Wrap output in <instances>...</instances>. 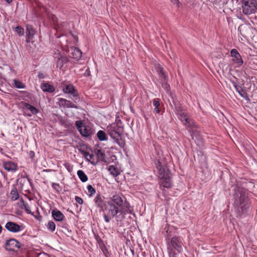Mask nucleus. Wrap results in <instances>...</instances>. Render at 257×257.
I'll return each instance as SVG.
<instances>
[{
	"mask_svg": "<svg viewBox=\"0 0 257 257\" xmlns=\"http://www.w3.org/2000/svg\"><path fill=\"white\" fill-rule=\"evenodd\" d=\"M93 201L95 206L105 212L103 217L105 222L109 223L111 218H114L116 223H120L125 218L127 214H132L133 208L125 197L120 194H114L106 201L105 197L97 193Z\"/></svg>",
	"mask_w": 257,
	"mask_h": 257,
	"instance_id": "nucleus-1",
	"label": "nucleus"
},
{
	"mask_svg": "<svg viewBox=\"0 0 257 257\" xmlns=\"http://www.w3.org/2000/svg\"><path fill=\"white\" fill-rule=\"evenodd\" d=\"M234 205L239 211L244 212L249 207V203L244 188L236 186L234 188Z\"/></svg>",
	"mask_w": 257,
	"mask_h": 257,
	"instance_id": "nucleus-2",
	"label": "nucleus"
},
{
	"mask_svg": "<svg viewBox=\"0 0 257 257\" xmlns=\"http://www.w3.org/2000/svg\"><path fill=\"white\" fill-rule=\"evenodd\" d=\"M156 167L159 172V177L160 179L161 187L171 188L172 186L171 172L166 166H162L159 161L155 163Z\"/></svg>",
	"mask_w": 257,
	"mask_h": 257,
	"instance_id": "nucleus-3",
	"label": "nucleus"
},
{
	"mask_svg": "<svg viewBox=\"0 0 257 257\" xmlns=\"http://www.w3.org/2000/svg\"><path fill=\"white\" fill-rule=\"evenodd\" d=\"M183 243L180 237L174 236L167 242V250L169 257H177L175 249L180 252L182 250Z\"/></svg>",
	"mask_w": 257,
	"mask_h": 257,
	"instance_id": "nucleus-4",
	"label": "nucleus"
},
{
	"mask_svg": "<svg viewBox=\"0 0 257 257\" xmlns=\"http://www.w3.org/2000/svg\"><path fill=\"white\" fill-rule=\"evenodd\" d=\"M242 8L245 15L254 13L257 10V0H242Z\"/></svg>",
	"mask_w": 257,
	"mask_h": 257,
	"instance_id": "nucleus-5",
	"label": "nucleus"
},
{
	"mask_svg": "<svg viewBox=\"0 0 257 257\" xmlns=\"http://www.w3.org/2000/svg\"><path fill=\"white\" fill-rule=\"evenodd\" d=\"M62 90L64 93L72 95L71 98L74 103H77L80 100L79 93L77 89L72 84H65L63 86Z\"/></svg>",
	"mask_w": 257,
	"mask_h": 257,
	"instance_id": "nucleus-6",
	"label": "nucleus"
},
{
	"mask_svg": "<svg viewBox=\"0 0 257 257\" xmlns=\"http://www.w3.org/2000/svg\"><path fill=\"white\" fill-rule=\"evenodd\" d=\"M75 125L80 134L84 137H88L93 134V130L88 125L84 124L81 120H77Z\"/></svg>",
	"mask_w": 257,
	"mask_h": 257,
	"instance_id": "nucleus-7",
	"label": "nucleus"
},
{
	"mask_svg": "<svg viewBox=\"0 0 257 257\" xmlns=\"http://www.w3.org/2000/svg\"><path fill=\"white\" fill-rule=\"evenodd\" d=\"M54 58L56 63L57 67L60 69H61L64 65L68 63L69 61L68 58L66 56L62 55L59 51L55 52Z\"/></svg>",
	"mask_w": 257,
	"mask_h": 257,
	"instance_id": "nucleus-8",
	"label": "nucleus"
},
{
	"mask_svg": "<svg viewBox=\"0 0 257 257\" xmlns=\"http://www.w3.org/2000/svg\"><path fill=\"white\" fill-rule=\"evenodd\" d=\"M22 246V244L15 238L7 240L5 243V248L9 251H14L15 248H21Z\"/></svg>",
	"mask_w": 257,
	"mask_h": 257,
	"instance_id": "nucleus-9",
	"label": "nucleus"
},
{
	"mask_svg": "<svg viewBox=\"0 0 257 257\" xmlns=\"http://www.w3.org/2000/svg\"><path fill=\"white\" fill-rule=\"evenodd\" d=\"M230 55L232 57V61L236 65V67H240L243 64V61L241 56L236 49H232L230 51Z\"/></svg>",
	"mask_w": 257,
	"mask_h": 257,
	"instance_id": "nucleus-10",
	"label": "nucleus"
},
{
	"mask_svg": "<svg viewBox=\"0 0 257 257\" xmlns=\"http://www.w3.org/2000/svg\"><path fill=\"white\" fill-rule=\"evenodd\" d=\"M107 131L112 139L116 137H120L122 132L119 130H117V127L112 124H109L107 126Z\"/></svg>",
	"mask_w": 257,
	"mask_h": 257,
	"instance_id": "nucleus-11",
	"label": "nucleus"
},
{
	"mask_svg": "<svg viewBox=\"0 0 257 257\" xmlns=\"http://www.w3.org/2000/svg\"><path fill=\"white\" fill-rule=\"evenodd\" d=\"M24 113L28 116H31L33 114H36L39 112V110L34 106L28 103H25L23 106Z\"/></svg>",
	"mask_w": 257,
	"mask_h": 257,
	"instance_id": "nucleus-12",
	"label": "nucleus"
},
{
	"mask_svg": "<svg viewBox=\"0 0 257 257\" xmlns=\"http://www.w3.org/2000/svg\"><path fill=\"white\" fill-rule=\"evenodd\" d=\"M5 227L9 231L15 233L18 232L23 229L22 228V226H20L19 224L11 221L6 223Z\"/></svg>",
	"mask_w": 257,
	"mask_h": 257,
	"instance_id": "nucleus-13",
	"label": "nucleus"
},
{
	"mask_svg": "<svg viewBox=\"0 0 257 257\" xmlns=\"http://www.w3.org/2000/svg\"><path fill=\"white\" fill-rule=\"evenodd\" d=\"M58 103L59 105L61 107L78 108V106L74 104L72 101L65 98H59L58 99Z\"/></svg>",
	"mask_w": 257,
	"mask_h": 257,
	"instance_id": "nucleus-14",
	"label": "nucleus"
},
{
	"mask_svg": "<svg viewBox=\"0 0 257 257\" xmlns=\"http://www.w3.org/2000/svg\"><path fill=\"white\" fill-rule=\"evenodd\" d=\"M3 166L4 169L9 172H15L18 170L17 164L11 161L3 162Z\"/></svg>",
	"mask_w": 257,
	"mask_h": 257,
	"instance_id": "nucleus-15",
	"label": "nucleus"
},
{
	"mask_svg": "<svg viewBox=\"0 0 257 257\" xmlns=\"http://www.w3.org/2000/svg\"><path fill=\"white\" fill-rule=\"evenodd\" d=\"M69 52L70 56L73 59L78 60L82 56V52L77 48H71L69 50Z\"/></svg>",
	"mask_w": 257,
	"mask_h": 257,
	"instance_id": "nucleus-16",
	"label": "nucleus"
},
{
	"mask_svg": "<svg viewBox=\"0 0 257 257\" xmlns=\"http://www.w3.org/2000/svg\"><path fill=\"white\" fill-rule=\"evenodd\" d=\"M52 216L56 221H62L65 218L64 214L57 209L52 210Z\"/></svg>",
	"mask_w": 257,
	"mask_h": 257,
	"instance_id": "nucleus-17",
	"label": "nucleus"
},
{
	"mask_svg": "<svg viewBox=\"0 0 257 257\" xmlns=\"http://www.w3.org/2000/svg\"><path fill=\"white\" fill-rule=\"evenodd\" d=\"M19 205L20 208L24 209L27 213L34 215V213L31 212L30 206L23 199L20 200Z\"/></svg>",
	"mask_w": 257,
	"mask_h": 257,
	"instance_id": "nucleus-18",
	"label": "nucleus"
},
{
	"mask_svg": "<svg viewBox=\"0 0 257 257\" xmlns=\"http://www.w3.org/2000/svg\"><path fill=\"white\" fill-rule=\"evenodd\" d=\"M41 88L44 92L52 93L54 92V87L47 83H44L41 84Z\"/></svg>",
	"mask_w": 257,
	"mask_h": 257,
	"instance_id": "nucleus-19",
	"label": "nucleus"
},
{
	"mask_svg": "<svg viewBox=\"0 0 257 257\" xmlns=\"http://www.w3.org/2000/svg\"><path fill=\"white\" fill-rule=\"evenodd\" d=\"M233 86L236 91L239 94V95L243 98L246 99L247 93L243 89L239 86L237 85L235 82H232Z\"/></svg>",
	"mask_w": 257,
	"mask_h": 257,
	"instance_id": "nucleus-20",
	"label": "nucleus"
},
{
	"mask_svg": "<svg viewBox=\"0 0 257 257\" xmlns=\"http://www.w3.org/2000/svg\"><path fill=\"white\" fill-rule=\"evenodd\" d=\"M26 36L28 39L33 38L34 35H35V31L33 28L32 26L27 25L26 27Z\"/></svg>",
	"mask_w": 257,
	"mask_h": 257,
	"instance_id": "nucleus-21",
	"label": "nucleus"
},
{
	"mask_svg": "<svg viewBox=\"0 0 257 257\" xmlns=\"http://www.w3.org/2000/svg\"><path fill=\"white\" fill-rule=\"evenodd\" d=\"M11 199L13 201H15L19 199V194L18 192L17 189L14 187L11 190L10 193Z\"/></svg>",
	"mask_w": 257,
	"mask_h": 257,
	"instance_id": "nucleus-22",
	"label": "nucleus"
},
{
	"mask_svg": "<svg viewBox=\"0 0 257 257\" xmlns=\"http://www.w3.org/2000/svg\"><path fill=\"white\" fill-rule=\"evenodd\" d=\"M108 170L113 176H117L119 174L118 169L113 165H110L108 168Z\"/></svg>",
	"mask_w": 257,
	"mask_h": 257,
	"instance_id": "nucleus-23",
	"label": "nucleus"
},
{
	"mask_svg": "<svg viewBox=\"0 0 257 257\" xmlns=\"http://www.w3.org/2000/svg\"><path fill=\"white\" fill-rule=\"evenodd\" d=\"M77 175L79 177L80 180L82 182H85L87 181L88 177H87V175L84 173V172L82 170H78L77 171Z\"/></svg>",
	"mask_w": 257,
	"mask_h": 257,
	"instance_id": "nucleus-24",
	"label": "nucleus"
},
{
	"mask_svg": "<svg viewBox=\"0 0 257 257\" xmlns=\"http://www.w3.org/2000/svg\"><path fill=\"white\" fill-rule=\"evenodd\" d=\"M153 105L155 106L154 111L157 113H159L161 111L160 108V99L159 98H155L153 100Z\"/></svg>",
	"mask_w": 257,
	"mask_h": 257,
	"instance_id": "nucleus-25",
	"label": "nucleus"
},
{
	"mask_svg": "<svg viewBox=\"0 0 257 257\" xmlns=\"http://www.w3.org/2000/svg\"><path fill=\"white\" fill-rule=\"evenodd\" d=\"M97 137L100 141H104L107 140V137L105 133L101 130H100L97 132Z\"/></svg>",
	"mask_w": 257,
	"mask_h": 257,
	"instance_id": "nucleus-26",
	"label": "nucleus"
},
{
	"mask_svg": "<svg viewBox=\"0 0 257 257\" xmlns=\"http://www.w3.org/2000/svg\"><path fill=\"white\" fill-rule=\"evenodd\" d=\"M87 195L89 197H91L94 195L96 193V190L94 188L92 187L91 185H88L87 186Z\"/></svg>",
	"mask_w": 257,
	"mask_h": 257,
	"instance_id": "nucleus-27",
	"label": "nucleus"
},
{
	"mask_svg": "<svg viewBox=\"0 0 257 257\" xmlns=\"http://www.w3.org/2000/svg\"><path fill=\"white\" fill-rule=\"evenodd\" d=\"M14 83L15 86L17 88L24 89L26 87V85L19 80L14 79Z\"/></svg>",
	"mask_w": 257,
	"mask_h": 257,
	"instance_id": "nucleus-28",
	"label": "nucleus"
},
{
	"mask_svg": "<svg viewBox=\"0 0 257 257\" xmlns=\"http://www.w3.org/2000/svg\"><path fill=\"white\" fill-rule=\"evenodd\" d=\"M182 122L186 126L189 127H192L194 125L193 121L192 119L189 118L188 117H187V118H186L184 121Z\"/></svg>",
	"mask_w": 257,
	"mask_h": 257,
	"instance_id": "nucleus-29",
	"label": "nucleus"
},
{
	"mask_svg": "<svg viewBox=\"0 0 257 257\" xmlns=\"http://www.w3.org/2000/svg\"><path fill=\"white\" fill-rule=\"evenodd\" d=\"M96 154L99 159H100L102 161L106 162L105 155L103 152L100 150H97Z\"/></svg>",
	"mask_w": 257,
	"mask_h": 257,
	"instance_id": "nucleus-30",
	"label": "nucleus"
},
{
	"mask_svg": "<svg viewBox=\"0 0 257 257\" xmlns=\"http://www.w3.org/2000/svg\"><path fill=\"white\" fill-rule=\"evenodd\" d=\"M46 226L48 229L51 232H53L55 230L56 225L52 221H49L46 225Z\"/></svg>",
	"mask_w": 257,
	"mask_h": 257,
	"instance_id": "nucleus-31",
	"label": "nucleus"
},
{
	"mask_svg": "<svg viewBox=\"0 0 257 257\" xmlns=\"http://www.w3.org/2000/svg\"><path fill=\"white\" fill-rule=\"evenodd\" d=\"M112 124L116 126L117 130H119V131L120 130L122 132L123 131V126L120 120H116L115 123Z\"/></svg>",
	"mask_w": 257,
	"mask_h": 257,
	"instance_id": "nucleus-32",
	"label": "nucleus"
},
{
	"mask_svg": "<svg viewBox=\"0 0 257 257\" xmlns=\"http://www.w3.org/2000/svg\"><path fill=\"white\" fill-rule=\"evenodd\" d=\"M15 31L20 36H22L24 35V30L21 26H17L15 28Z\"/></svg>",
	"mask_w": 257,
	"mask_h": 257,
	"instance_id": "nucleus-33",
	"label": "nucleus"
},
{
	"mask_svg": "<svg viewBox=\"0 0 257 257\" xmlns=\"http://www.w3.org/2000/svg\"><path fill=\"white\" fill-rule=\"evenodd\" d=\"M120 147L123 148L124 145V143L120 139V137H116V138L112 139Z\"/></svg>",
	"mask_w": 257,
	"mask_h": 257,
	"instance_id": "nucleus-34",
	"label": "nucleus"
},
{
	"mask_svg": "<svg viewBox=\"0 0 257 257\" xmlns=\"http://www.w3.org/2000/svg\"><path fill=\"white\" fill-rule=\"evenodd\" d=\"M157 71L158 73H159V74L160 75L161 77H162V78H164V79L165 78L166 75L165 74L163 67H162L161 66H159L157 68Z\"/></svg>",
	"mask_w": 257,
	"mask_h": 257,
	"instance_id": "nucleus-35",
	"label": "nucleus"
},
{
	"mask_svg": "<svg viewBox=\"0 0 257 257\" xmlns=\"http://www.w3.org/2000/svg\"><path fill=\"white\" fill-rule=\"evenodd\" d=\"M178 115H179V119L182 122H183L184 119L187 117L186 114L182 111L179 112Z\"/></svg>",
	"mask_w": 257,
	"mask_h": 257,
	"instance_id": "nucleus-36",
	"label": "nucleus"
},
{
	"mask_svg": "<svg viewBox=\"0 0 257 257\" xmlns=\"http://www.w3.org/2000/svg\"><path fill=\"white\" fill-rule=\"evenodd\" d=\"M52 187L57 192H59L60 187V185L58 183H52Z\"/></svg>",
	"mask_w": 257,
	"mask_h": 257,
	"instance_id": "nucleus-37",
	"label": "nucleus"
},
{
	"mask_svg": "<svg viewBox=\"0 0 257 257\" xmlns=\"http://www.w3.org/2000/svg\"><path fill=\"white\" fill-rule=\"evenodd\" d=\"M75 200L76 201V202L77 203H78V204H83V199H82L81 197H79V196H76L75 197Z\"/></svg>",
	"mask_w": 257,
	"mask_h": 257,
	"instance_id": "nucleus-38",
	"label": "nucleus"
},
{
	"mask_svg": "<svg viewBox=\"0 0 257 257\" xmlns=\"http://www.w3.org/2000/svg\"><path fill=\"white\" fill-rule=\"evenodd\" d=\"M67 170L69 172H72V170H73V167L70 165V164L67 163L65 165Z\"/></svg>",
	"mask_w": 257,
	"mask_h": 257,
	"instance_id": "nucleus-39",
	"label": "nucleus"
},
{
	"mask_svg": "<svg viewBox=\"0 0 257 257\" xmlns=\"http://www.w3.org/2000/svg\"><path fill=\"white\" fill-rule=\"evenodd\" d=\"M251 67L253 69L257 70V59H255L253 60V65Z\"/></svg>",
	"mask_w": 257,
	"mask_h": 257,
	"instance_id": "nucleus-40",
	"label": "nucleus"
},
{
	"mask_svg": "<svg viewBox=\"0 0 257 257\" xmlns=\"http://www.w3.org/2000/svg\"><path fill=\"white\" fill-rule=\"evenodd\" d=\"M170 2L174 5H177L178 7H179L181 4L178 0H170Z\"/></svg>",
	"mask_w": 257,
	"mask_h": 257,
	"instance_id": "nucleus-41",
	"label": "nucleus"
},
{
	"mask_svg": "<svg viewBox=\"0 0 257 257\" xmlns=\"http://www.w3.org/2000/svg\"><path fill=\"white\" fill-rule=\"evenodd\" d=\"M80 151L81 152V154L85 157H87V156H88L89 155V153L86 152V151H85L84 150H80Z\"/></svg>",
	"mask_w": 257,
	"mask_h": 257,
	"instance_id": "nucleus-42",
	"label": "nucleus"
},
{
	"mask_svg": "<svg viewBox=\"0 0 257 257\" xmlns=\"http://www.w3.org/2000/svg\"><path fill=\"white\" fill-rule=\"evenodd\" d=\"M38 77L40 79L44 78V75L42 73H39L38 74Z\"/></svg>",
	"mask_w": 257,
	"mask_h": 257,
	"instance_id": "nucleus-43",
	"label": "nucleus"
},
{
	"mask_svg": "<svg viewBox=\"0 0 257 257\" xmlns=\"http://www.w3.org/2000/svg\"><path fill=\"white\" fill-rule=\"evenodd\" d=\"M88 157L90 159H93L94 158V155L92 154H89Z\"/></svg>",
	"mask_w": 257,
	"mask_h": 257,
	"instance_id": "nucleus-44",
	"label": "nucleus"
},
{
	"mask_svg": "<svg viewBox=\"0 0 257 257\" xmlns=\"http://www.w3.org/2000/svg\"><path fill=\"white\" fill-rule=\"evenodd\" d=\"M7 3L10 4L12 2L13 0H5Z\"/></svg>",
	"mask_w": 257,
	"mask_h": 257,
	"instance_id": "nucleus-45",
	"label": "nucleus"
},
{
	"mask_svg": "<svg viewBox=\"0 0 257 257\" xmlns=\"http://www.w3.org/2000/svg\"><path fill=\"white\" fill-rule=\"evenodd\" d=\"M30 155H31V157H32V156H34V152L31 151V153H30Z\"/></svg>",
	"mask_w": 257,
	"mask_h": 257,
	"instance_id": "nucleus-46",
	"label": "nucleus"
},
{
	"mask_svg": "<svg viewBox=\"0 0 257 257\" xmlns=\"http://www.w3.org/2000/svg\"><path fill=\"white\" fill-rule=\"evenodd\" d=\"M2 229H3V227H2V226L0 225V234H1V232H2Z\"/></svg>",
	"mask_w": 257,
	"mask_h": 257,
	"instance_id": "nucleus-47",
	"label": "nucleus"
}]
</instances>
